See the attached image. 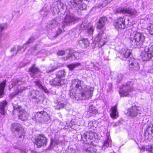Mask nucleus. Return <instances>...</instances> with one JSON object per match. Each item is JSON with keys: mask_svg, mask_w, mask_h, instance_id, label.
<instances>
[{"mask_svg": "<svg viewBox=\"0 0 153 153\" xmlns=\"http://www.w3.org/2000/svg\"><path fill=\"white\" fill-rule=\"evenodd\" d=\"M31 153H36V152L35 151H31Z\"/></svg>", "mask_w": 153, "mask_h": 153, "instance_id": "obj_55", "label": "nucleus"}, {"mask_svg": "<svg viewBox=\"0 0 153 153\" xmlns=\"http://www.w3.org/2000/svg\"><path fill=\"white\" fill-rule=\"evenodd\" d=\"M88 110L87 113V116L88 117L94 116L98 113L97 110L92 105H90Z\"/></svg>", "mask_w": 153, "mask_h": 153, "instance_id": "obj_22", "label": "nucleus"}, {"mask_svg": "<svg viewBox=\"0 0 153 153\" xmlns=\"http://www.w3.org/2000/svg\"><path fill=\"white\" fill-rule=\"evenodd\" d=\"M21 152H22V153H25V152L24 149H21L20 150Z\"/></svg>", "mask_w": 153, "mask_h": 153, "instance_id": "obj_52", "label": "nucleus"}, {"mask_svg": "<svg viewBox=\"0 0 153 153\" xmlns=\"http://www.w3.org/2000/svg\"><path fill=\"white\" fill-rule=\"evenodd\" d=\"M150 33L153 35V24L150 25L148 27Z\"/></svg>", "mask_w": 153, "mask_h": 153, "instance_id": "obj_45", "label": "nucleus"}, {"mask_svg": "<svg viewBox=\"0 0 153 153\" xmlns=\"http://www.w3.org/2000/svg\"><path fill=\"white\" fill-rule=\"evenodd\" d=\"M39 92L37 90H31L30 91L28 94V96L29 97L32 98H37Z\"/></svg>", "mask_w": 153, "mask_h": 153, "instance_id": "obj_30", "label": "nucleus"}, {"mask_svg": "<svg viewBox=\"0 0 153 153\" xmlns=\"http://www.w3.org/2000/svg\"><path fill=\"white\" fill-rule=\"evenodd\" d=\"M92 123V122H90L89 123V124H91V123Z\"/></svg>", "mask_w": 153, "mask_h": 153, "instance_id": "obj_57", "label": "nucleus"}, {"mask_svg": "<svg viewBox=\"0 0 153 153\" xmlns=\"http://www.w3.org/2000/svg\"><path fill=\"white\" fill-rule=\"evenodd\" d=\"M37 47H35L34 48H33V51H34L35 50H36L37 49Z\"/></svg>", "mask_w": 153, "mask_h": 153, "instance_id": "obj_54", "label": "nucleus"}, {"mask_svg": "<svg viewBox=\"0 0 153 153\" xmlns=\"http://www.w3.org/2000/svg\"><path fill=\"white\" fill-rule=\"evenodd\" d=\"M82 57V56L81 53L78 52H74L72 54V51H70L69 52V53L68 56L66 57V60L69 59L70 60H73L75 59H80Z\"/></svg>", "mask_w": 153, "mask_h": 153, "instance_id": "obj_16", "label": "nucleus"}, {"mask_svg": "<svg viewBox=\"0 0 153 153\" xmlns=\"http://www.w3.org/2000/svg\"><path fill=\"white\" fill-rule=\"evenodd\" d=\"M32 119L40 123H47L51 121L50 117L47 113L44 111L38 112L33 117Z\"/></svg>", "mask_w": 153, "mask_h": 153, "instance_id": "obj_4", "label": "nucleus"}, {"mask_svg": "<svg viewBox=\"0 0 153 153\" xmlns=\"http://www.w3.org/2000/svg\"><path fill=\"white\" fill-rule=\"evenodd\" d=\"M77 44L83 48H86L89 46V42L87 39L81 37L77 40Z\"/></svg>", "mask_w": 153, "mask_h": 153, "instance_id": "obj_15", "label": "nucleus"}, {"mask_svg": "<svg viewBox=\"0 0 153 153\" xmlns=\"http://www.w3.org/2000/svg\"><path fill=\"white\" fill-rule=\"evenodd\" d=\"M80 64L79 63H76L74 64H69L67 65V67L69 69L71 70H74L75 68L76 67L80 65Z\"/></svg>", "mask_w": 153, "mask_h": 153, "instance_id": "obj_35", "label": "nucleus"}, {"mask_svg": "<svg viewBox=\"0 0 153 153\" xmlns=\"http://www.w3.org/2000/svg\"><path fill=\"white\" fill-rule=\"evenodd\" d=\"M6 81L4 80L0 83V98L3 97L4 88L6 83Z\"/></svg>", "mask_w": 153, "mask_h": 153, "instance_id": "obj_31", "label": "nucleus"}, {"mask_svg": "<svg viewBox=\"0 0 153 153\" xmlns=\"http://www.w3.org/2000/svg\"><path fill=\"white\" fill-rule=\"evenodd\" d=\"M150 49L152 51L149 47L146 46L145 48L144 53L142 55V58L143 61H149L153 56V45L151 46Z\"/></svg>", "mask_w": 153, "mask_h": 153, "instance_id": "obj_10", "label": "nucleus"}, {"mask_svg": "<svg viewBox=\"0 0 153 153\" xmlns=\"http://www.w3.org/2000/svg\"><path fill=\"white\" fill-rule=\"evenodd\" d=\"M129 61V70L131 71H136L139 70L140 67L136 59L133 58L128 59Z\"/></svg>", "mask_w": 153, "mask_h": 153, "instance_id": "obj_11", "label": "nucleus"}, {"mask_svg": "<svg viewBox=\"0 0 153 153\" xmlns=\"http://www.w3.org/2000/svg\"><path fill=\"white\" fill-rule=\"evenodd\" d=\"M57 22L55 20H53L51 23V25L52 27H55L57 25Z\"/></svg>", "mask_w": 153, "mask_h": 153, "instance_id": "obj_47", "label": "nucleus"}, {"mask_svg": "<svg viewBox=\"0 0 153 153\" xmlns=\"http://www.w3.org/2000/svg\"><path fill=\"white\" fill-rule=\"evenodd\" d=\"M119 76H121V78H120V79H122V75L121 74H120L119 75H118V78H119Z\"/></svg>", "mask_w": 153, "mask_h": 153, "instance_id": "obj_53", "label": "nucleus"}, {"mask_svg": "<svg viewBox=\"0 0 153 153\" xmlns=\"http://www.w3.org/2000/svg\"><path fill=\"white\" fill-rule=\"evenodd\" d=\"M65 73L64 71L61 70L57 72L56 73V77L62 79V78L65 75Z\"/></svg>", "mask_w": 153, "mask_h": 153, "instance_id": "obj_34", "label": "nucleus"}, {"mask_svg": "<svg viewBox=\"0 0 153 153\" xmlns=\"http://www.w3.org/2000/svg\"><path fill=\"white\" fill-rule=\"evenodd\" d=\"M111 112L110 113L111 117L114 119L117 118L119 115L117 105L111 108Z\"/></svg>", "mask_w": 153, "mask_h": 153, "instance_id": "obj_25", "label": "nucleus"}, {"mask_svg": "<svg viewBox=\"0 0 153 153\" xmlns=\"http://www.w3.org/2000/svg\"><path fill=\"white\" fill-rule=\"evenodd\" d=\"M146 131H150L153 133V125L152 123H150L148 126L147 128L146 129Z\"/></svg>", "mask_w": 153, "mask_h": 153, "instance_id": "obj_40", "label": "nucleus"}, {"mask_svg": "<svg viewBox=\"0 0 153 153\" xmlns=\"http://www.w3.org/2000/svg\"><path fill=\"white\" fill-rule=\"evenodd\" d=\"M89 135L90 137V138L94 136V133L92 132H85L82 133L80 135L81 137V140L83 141L84 143V146L86 145L87 147L88 146V145L87 144V137Z\"/></svg>", "mask_w": 153, "mask_h": 153, "instance_id": "obj_17", "label": "nucleus"}, {"mask_svg": "<svg viewBox=\"0 0 153 153\" xmlns=\"http://www.w3.org/2000/svg\"><path fill=\"white\" fill-rule=\"evenodd\" d=\"M110 138V137L108 136L106 139L104 141L103 145L101 147V149L102 150H105L106 148L111 145V140Z\"/></svg>", "mask_w": 153, "mask_h": 153, "instance_id": "obj_27", "label": "nucleus"}, {"mask_svg": "<svg viewBox=\"0 0 153 153\" xmlns=\"http://www.w3.org/2000/svg\"><path fill=\"white\" fill-rule=\"evenodd\" d=\"M10 153L7 152V153Z\"/></svg>", "mask_w": 153, "mask_h": 153, "instance_id": "obj_58", "label": "nucleus"}, {"mask_svg": "<svg viewBox=\"0 0 153 153\" xmlns=\"http://www.w3.org/2000/svg\"><path fill=\"white\" fill-rule=\"evenodd\" d=\"M107 1H105L103 3H100L98 5V7L101 8V7H103L105 6L106 5V2Z\"/></svg>", "mask_w": 153, "mask_h": 153, "instance_id": "obj_48", "label": "nucleus"}, {"mask_svg": "<svg viewBox=\"0 0 153 153\" xmlns=\"http://www.w3.org/2000/svg\"><path fill=\"white\" fill-rule=\"evenodd\" d=\"M143 149L147 151V153H153V146H147L143 147Z\"/></svg>", "mask_w": 153, "mask_h": 153, "instance_id": "obj_36", "label": "nucleus"}, {"mask_svg": "<svg viewBox=\"0 0 153 153\" xmlns=\"http://www.w3.org/2000/svg\"><path fill=\"white\" fill-rule=\"evenodd\" d=\"M131 50L126 48H123L122 49L120 53V56L123 57L126 59H128L131 58H132V55H131Z\"/></svg>", "mask_w": 153, "mask_h": 153, "instance_id": "obj_13", "label": "nucleus"}, {"mask_svg": "<svg viewBox=\"0 0 153 153\" xmlns=\"http://www.w3.org/2000/svg\"><path fill=\"white\" fill-rule=\"evenodd\" d=\"M8 102L5 100L0 102V113L4 115L5 113V108L7 107Z\"/></svg>", "mask_w": 153, "mask_h": 153, "instance_id": "obj_26", "label": "nucleus"}, {"mask_svg": "<svg viewBox=\"0 0 153 153\" xmlns=\"http://www.w3.org/2000/svg\"><path fill=\"white\" fill-rule=\"evenodd\" d=\"M27 88L25 87H22L20 89H18L15 91L10 94V97L11 98H13L14 97L18 95L20 93L22 92L25 91Z\"/></svg>", "mask_w": 153, "mask_h": 153, "instance_id": "obj_29", "label": "nucleus"}, {"mask_svg": "<svg viewBox=\"0 0 153 153\" xmlns=\"http://www.w3.org/2000/svg\"><path fill=\"white\" fill-rule=\"evenodd\" d=\"M78 2H76L75 1H74L72 3V4L73 6V7H76L78 4Z\"/></svg>", "mask_w": 153, "mask_h": 153, "instance_id": "obj_51", "label": "nucleus"}, {"mask_svg": "<svg viewBox=\"0 0 153 153\" xmlns=\"http://www.w3.org/2000/svg\"><path fill=\"white\" fill-rule=\"evenodd\" d=\"M57 68L56 66H53L52 67H49L46 70V72L48 73H50L54 71Z\"/></svg>", "mask_w": 153, "mask_h": 153, "instance_id": "obj_38", "label": "nucleus"}, {"mask_svg": "<svg viewBox=\"0 0 153 153\" xmlns=\"http://www.w3.org/2000/svg\"><path fill=\"white\" fill-rule=\"evenodd\" d=\"M88 24L87 23H85L84 22H83L80 26V30H85L86 28H87L88 27Z\"/></svg>", "mask_w": 153, "mask_h": 153, "instance_id": "obj_39", "label": "nucleus"}, {"mask_svg": "<svg viewBox=\"0 0 153 153\" xmlns=\"http://www.w3.org/2000/svg\"><path fill=\"white\" fill-rule=\"evenodd\" d=\"M65 51L63 50H61L59 51L57 53L58 55L62 56L65 54Z\"/></svg>", "mask_w": 153, "mask_h": 153, "instance_id": "obj_49", "label": "nucleus"}, {"mask_svg": "<svg viewBox=\"0 0 153 153\" xmlns=\"http://www.w3.org/2000/svg\"><path fill=\"white\" fill-rule=\"evenodd\" d=\"M19 117L22 121L26 120L28 117V113L26 111L22 109L19 112Z\"/></svg>", "mask_w": 153, "mask_h": 153, "instance_id": "obj_24", "label": "nucleus"}, {"mask_svg": "<svg viewBox=\"0 0 153 153\" xmlns=\"http://www.w3.org/2000/svg\"><path fill=\"white\" fill-rule=\"evenodd\" d=\"M35 144L38 148L45 146L47 143V139L43 134H39L35 139Z\"/></svg>", "mask_w": 153, "mask_h": 153, "instance_id": "obj_8", "label": "nucleus"}, {"mask_svg": "<svg viewBox=\"0 0 153 153\" xmlns=\"http://www.w3.org/2000/svg\"><path fill=\"white\" fill-rule=\"evenodd\" d=\"M80 20V19L73 15H66L64 18V21L62 22V27H65L70 24H74L75 22Z\"/></svg>", "mask_w": 153, "mask_h": 153, "instance_id": "obj_7", "label": "nucleus"}, {"mask_svg": "<svg viewBox=\"0 0 153 153\" xmlns=\"http://www.w3.org/2000/svg\"><path fill=\"white\" fill-rule=\"evenodd\" d=\"M133 82H128L121 87L119 93L121 97H126L128 95L130 92L133 91Z\"/></svg>", "mask_w": 153, "mask_h": 153, "instance_id": "obj_5", "label": "nucleus"}, {"mask_svg": "<svg viewBox=\"0 0 153 153\" xmlns=\"http://www.w3.org/2000/svg\"><path fill=\"white\" fill-rule=\"evenodd\" d=\"M104 34L103 31L102 30L99 33L94 39L95 42L98 43L100 47L103 46L105 43V39L104 40V39L102 37Z\"/></svg>", "mask_w": 153, "mask_h": 153, "instance_id": "obj_14", "label": "nucleus"}, {"mask_svg": "<svg viewBox=\"0 0 153 153\" xmlns=\"http://www.w3.org/2000/svg\"><path fill=\"white\" fill-rule=\"evenodd\" d=\"M141 113V111L138 107L132 106L131 108L128 109L127 113L131 117H136L138 114H140Z\"/></svg>", "mask_w": 153, "mask_h": 153, "instance_id": "obj_12", "label": "nucleus"}, {"mask_svg": "<svg viewBox=\"0 0 153 153\" xmlns=\"http://www.w3.org/2000/svg\"><path fill=\"white\" fill-rule=\"evenodd\" d=\"M34 39H35L33 37H31L29 39L28 41L23 45L22 47H21L20 46H18V47L17 50L16 52V48L15 47H14L12 48L10 50V52L12 53V55L14 56V55H16L18 52H20L22 50V51L21 53L25 51V50L27 48V45H29L30 43H31L34 40Z\"/></svg>", "mask_w": 153, "mask_h": 153, "instance_id": "obj_9", "label": "nucleus"}, {"mask_svg": "<svg viewBox=\"0 0 153 153\" xmlns=\"http://www.w3.org/2000/svg\"><path fill=\"white\" fill-rule=\"evenodd\" d=\"M35 83L36 85L39 88H41L43 86L41 84L39 80H37L35 82Z\"/></svg>", "mask_w": 153, "mask_h": 153, "instance_id": "obj_46", "label": "nucleus"}, {"mask_svg": "<svg viewBox=\"0 0 153 153\" xmlns=\"http://www.w3.org/2000/svg\"><path fill=\"white\" fill-rule=\"evenodd\" d=\"M11 129L14 135L16 137H19L20 140H23L24 138L25 132L19 123H12L11 125Z\"/></svg>", "mask_w": 153, "mask_h": 153, "instance_id": "obj_3", "label": "nucleus"}, {"mask_svg": "<svg viewBox=\"0 0 153 153\" xmlns=\"http://www.w3.org/2000/svg\"><path fill=\"white\" fill-rule=\"evenodd\" d=\"M94 30V28L93 27H91L87 29V33L89 35H92Z\"/></svg>", "mask_w": 153, "mask_h": 153, "instance_id": "obj_43", "label": "nucleus"}, {"mask_svg": "<svg viewBox=\"0 0 153 153\" xmlns=\"http://www.w3.org/2000/svg\"><path fill=\"white\" fill-rule=\"evenodd\" d=\"M29 71L30 72V76L32 78H35L36 76V74L39 72L40 70L38 68L36 67L34 65L29 68Z\"/></svg>", "mask_w": 153, "mask_h": 153, "instance_id": "obj_23", "label": "nucleus"}, {"mask_svg": "<svg viewBox=\"0 0 153 153\" xmlns=\"http://www.w3.org/2000/svg\"><path fill=\"white\" fill-rule=\"evenodd\" d=\"M108 22L107 18L105 16L101 17L99 20L97 24V28L101 29L105 26Z\"/></svg>", "mask_w": 153, "mask_h": 153, "instance_id": "obj_18", "label": "nucleus"}, {"mask_svg": "<svg viewBox=\"0 0 153 153\" xmlns=\"http://www.w3.org/2000/svg\"><path fill=\"white\" fill-rule=\"evenodd\" d=\"M125 20L124 17H120L116 20L115 26L117 28L121 29L125 28Z\"/></svg>", "mask_w": 153, "mask_h": 153, "instance_id": "obj_20", "label": "nucleus"}, {"mask_svg": "<svg viewBox=\"0 0 153 153\" xmlns=\"http://www.w3.org/2000/svg\"><path fill=\"white\" fill-rule=\"evenodd\" d=\"M65 80L56 77L55 78L50 81V83L52 85L60 86L61 85L63 84Z\"/></svg>", "mask_w": 153, "mask_h": 153, "instance_id": "obj_21", "label": "nucleus"}, {"mask_svg": "<svg viewBox=\"0 0 153 153\" xmlns=\"http://www.w3.org/2000/svg\"><path fill=\"white\" fill-rule=\"evenodd\" d=\"M84 82L78 79H73L71 82V87H74L76 93H73L71 91L69 95L71 97L75 98L77 100H85L91 99L94 88L90 86L83 85Z\"/></svg>", "mask_w": 153, "mask_h": 153, "instance_id": "obj_1", "label": "nucleus"}, {"mask_svg": "<svg viewBox=\"0 0 153 153\" xmlns=\"http://www.w3.org/2000/svg\"><path fill=\"white\" fill-rule=\"evenodd\" d=\"M145 37L142 33H136L132 39H130L131 46L133 48H140L143 44Z\"/></svg>", "mask_w": 153, "mask_h": 153, "instance_id": "obj_2", "label": "nucleus"}, {"mask_svg": "<svg viewBox=\"0 0 153 153\" xmlns=\"http://www.w3.org/2000/svg\"><path fill=\"white\" fill-rule=\"evenodd\" d=\"M68 153H79V152L73 148H70L68 151Z\"/></svg>", "mask_w": 153, "mask_h": 153, "instance_id": "obj_44", "label": "nucleus"}, {"mask_svg": "<svg viewBox=\"0 0 153 153\" xmlns=\"http://www.w3.org/2000/svg\"><path fill=\"white\" fill-rule=\"evenodd\" d=\"M12 105L14 109L13 112H14L15 110H16L19 112L22 109L21 106L18 105V103L16 101L13 102Z\"/></svg>", "mask_w": 153, "mask_h": 153, "instance_id": "obj_33", "label": "nucleus"}, {"mask_svg": "<svg viewBox=\"0 0 153 153\" xmlns=\"http://www.w3.org/2000/svg\"><path fill=\"white\" fill-rule=\"evenodd\" d=\"M53 106L55 109L57 110H59L65 106V104L62 103L61 102L55 101L54 102Z\"/></svg>", "mask_w": 153, "mask_h": 153, "instance_id": "obj_28", "label": "nucleus"}, {"mask_svg": "<svg viewBox=\"0 0 153 153\" xmlns=\"http://www.w3.org/2000/svg\"><path fill=\"white\" fill-rule=\"evenodd\" d=\"M83 150L85 152V153H99L96 147L93 145H88L87 147L86 145H85Z\"/></svg>", "mask_w": 153, "mask_h": 153, "instance_id": "obj_19", "label": "nucleus"}, {"mask_svg": "<svg viewBox=\"0 0 153 153\" xmlns=\"http://www.w3.org/2000/svg\"><path fill=\"white\" fill-rule=\"evenodd\" d=\"M25 4V0H18L17 3V5L19 7L22 6Z\"/></svg>", "mask_w": 153, "mask_h": 153, "instance_id": "obj_42", "label": "nucleus"}, {"mask_svg": "<svg viewBox=\"0 0 153 153\" xmlns=\"http://www.w3.org/2000/svg\"><path fill=\"white\" fill-rule=\"evenodd\" d=\"M11 82V85H12V88H13V86L17 85H20V83H19L21 82L19 80L17 79L12 80Z\"/></svg>", "mask_w": 153, "mask_h": 153, "instance_id": "obj_37", "label": "nucleus"}, {"mask_svg": "<svg viewBox=\"0 0 153 153\" xmlns=\"http://www.w3.org/2000/svg\"><path fill=\"white\" fill-rule=\"evenodd\" d=\"M116 13H127L130 16L135 17L138 15L137 11L134 9L125 7H119L117 9Z\"/></svg>", "mask_w": 153, "mask_h": 153, "instance_id": "obj_6", "label": "nucleus"}, {"mask_svg": "<svg viewBox=\"0 0 153 153\" xmlns=\"http://www.w3.org/2000/svg\"><path fill=\"white\" fill-rule=\"evenodd\" d=\"M6 25L5 24H0V36L1 35L2 32L6 28Z\"/></svg>", "mask_w": 153, "mask_h": 153, "instance_id": "obj_41", "label": "nucleus"}, {"mask_svg": "<svg viewBox=\"0 0 153 153\" xmlns=\"http://www.w3.org/2000/svg\"><path fill=\"white\" fill-rule=\"evenodd\" d=\"M90 137V135L87 137V141H88L87 144L88 145H93L94 144V143L93 142V140H96L95 137V134H94V136L92 137Z\"/></svg>", "mask_w": 153, "mask_h": 153, "instance_id": "obj_32", "label": "nucleus"}, {"mask_svg": "<svg viewBox=\"0 0 153 153\" xmlns=\"http://www.w3.org/2000/svg\"><path fill=\"white\" fill-rule=\"evenodd\" d=\"M42 90L45 92L46 93H48V89L46 88L45 87L42 86L41 88Z\"/></svg>", "mask_w": 153, "mask_h": 153, "instance_id": "obj_50", "label": "nucleus"}, {"mask_svg": "<svg viewBox=\"0 0 153 153\" xmlns=\"http://www.w3.org/2000/svg\"><path fill=\"white\" fill-rule=\"evenodd\" d=\"M59 31H60V33L62 32V30H61V29H59Z\"/></svg>", "mask_w": 153, "mask_h": 153, "instance_id": "obj_56", "label": "nucleus"}]
</instances>
